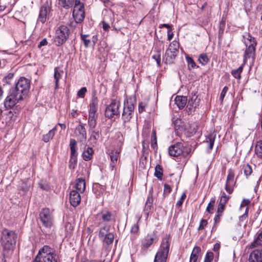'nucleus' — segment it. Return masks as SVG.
Listing matches in <instances>:
<instances>
[{"label":"nucleus","mask_w":262,"mask_h":262,"mask_svg":"<svg viewBox=\"0 0 262 262\" xmlns=\"http://www.w3.org/2000/svg\"><path fill=\"white\" fill-rule=\"evenodd\" d=\"M101 218L103 221L110 222L112 220V215L111 212L107 211H102L101 213Z\"/></svg>","instance_id":"nucleus-33"},{"label":"nucleus","mask_w":262,"mask_h":262,"mask_svg":"<svg viewBox=\"0 0 262 262\" xmlns=\"http://www.w3.org/2000/svg\"><path fill=\"white\" fill-rule=\"evenodd\" d=\"M230 198V196L229 195H227L225 192L222 191L221 193V198L219 204H223L225 206Z\"/></svg>","instance_id":"nucleus-35"},{"label":"nucleus","mask_w":262,"mask_h":262,"mask_svg":"<svg viewBox=\"0 0 262 262\" xmlns=\"http://www.w3.org/2000/svg\"><path fill=\"white\" fill-rule=\"evenodd\" d=\"M110 226H105L100 229L99 238L103 242V245H110L114 241V234L110 231Z\"/></svg>","instance_id":"nucleus-8"},{"label":"nucleus","mask_w":262,"mask_h":262,"mask_svg":"<svg viewBox=\"0 0 262 262\" xmlns=\"http://www.w3.org/2000/svg\"><path fill=\"white\" fill-rule=\"evenodd\" d=\"M63 74V71L58 68L54 69V79L55 80V89H57L58 88V82L60 79L62 77Z\"/></svg>","instance_id":"nucleus-23"},{"label":"nucleus","mask_w":262,"mask_h":262,"mask_svg":"<svg viewBox=\"0 0 262 262\" xmlns=\"http://www.w3.org/2000/svg\"><path fill=\"white\" fill-rule=\"evenodd\" d=\"M185 198H186V194L185 193H184L182 195L181 199L177 202V204H176L177 206H178L179 207L181 206L182 205L184 200L185 199Z\"/></svg>","instance_id":"nucleus-61"},{"label":"nucleus","mask_w":262,"mask_h":262,"mask_svg":"<svg viewBox=\"0 0 262 262\" xmlns=\"http://www.w3.org/2000/svg\"><path fill=\"white\" fill-rule=\"evenodd\" d=\"M50 12V9L49 7L47 6L42 7L40 10L38 21L41 23H45L49 16Z\"/></svg>","instance_id":"nucleus-16"},{"label":"nucleus","mask_w":262,"mask_h":262,"mask_svg":"<svg viewBox=\"0 0 262 262\" xmlns=\"http://www.w3.org/2000/svg\"><path fill=\"white\" fill-rule=\"evenodd\" d=\"M249 262H262V250H256L251 253Z\"/></svg>","instance_id":"nucleus-20"},{"label":"nucleus","mask_w":262,"mask_h":262,"mask_svg":"<svg viewBox=\"0 0 262 262\" xmlns=\"http://www.w3.org/2000/svg\"><path fill=\"white\" fill-rule=\"evenodd\" d=\"M174 101L179 108L182 109L186 104L187 98L186 96H177L174 99Z\"/></svg>","instance_id":"nucleus-22"},{"label":"nucleus","mask_w":262,"mask_h":262,"mask_svg":"<svg viewBox=\"0 0 262 262\" xmlns=\"http://www.w3.org/2000/svg\"><path fill=\"white\" fill-rule=\"evenodd\" d=\"M152 58L157 61L158 66H160L161 63V55L160 51H158L156 54H154L152 56Z\"/></svg>","instance_id":"nucleus-43"},{"label":"nucleus","mask_w":262,"mask_h":262,"mask_svg":"<svg viewBox=\"0 0 262 262\" xmlns=\"http://www.w3.org/2000/svg\"><path fill=\"white\" fill-rule=\"evenodd\" d=\"M116 165V163H110V169L112 171H114V174H115L116 172V169L115 168Z\"/></svg>","instance_id":"nucleus-64"},{"label":"nucleus","mask_w":262,"mask_h":262,"mask_svg":"<svg viewBox=\"0 0 262 262\" xmlns=\"http://www.w3.org/2000/svg\"><path fill=\"white\" fill-rule=\"evenodd\" d=\"M94 151L91 147H88L87 149L84 150L82 154L83 158L85 161L90 160L93 155Z\"/></svg>","instance_id":"nucleus-30"},{"label":"nucleus","mask_w":262,"mask_h":262,"mask_svg":"<svg viewBox=\"0 0 262 262\" xmlns=\"http://www.w3.org/2000/svg\"><path fill=\"white\" fill-rule=\"evenodd\" d=\"M179 44L177 41H173L169 46L168 49L166 50L165 58L167 63H170L175 58L178 53Z\"/></svg>","instance_id":"nucleus-11"},{"label":"nucleus","mask_w":262,"mask_h":262,"mask_svg":"<svg viewBox=\"0 0 262 262\" xmlns=\"http://www.w3.org/2000/svg\"><path fill=\"white\" fill-rule=\"evenodd\" d=\"M207 221L206 220L202 219L200 222L198 230H202L204 229V228L207 226Z\"/></svg>","instance_id":"nucleus-53"},{"label":"nucleus","mask_w":262,"mask_h":262,"mask_svg":"<svg viewBox=\"0 0 262 262\" xmlns=\"http://www.w3.org/2000/svg\"><path fill=\"white\" fill-rule=\"evenodd\" d=\"M243 66H240L238 69L232 71L231 74L236 79H239L241 77V74L243 71Z\"/></svg>","instance_id":"nucleus-38"},{"label":"nucleus","mask_w":262,"mask_h":262,"mask_svg":"<svg viewBox=\"0 0 262 262\" xmlns=\"http://www.w3.org/2000/svg\"><path fill=\"white\" fill-rule=\"evenodd\" d=\"M234 171L233 169L228 170L225 189L229 194H231L233 192L236 183V181L234 180Z\"/></svg>","instance_id":"nucleus-14"},{"label":"nucleus","mask_w":262,"mask_h":262,"mask_svg":"<svg viewBox=\"0 0 262 262\" xmlns=\"http://www.w3.org/2000/svg\"><path fill=\"white\" fill-rule=\"evenodd\" d=\"M88 35L81 34V38L82 40L83 41L84 46L86 47H88L90 43V40L88 39L87 37H88Z\"/></svg>","instance_id":"nucleus-49"},{"label":"nucleus","mask_w":262,"mask_h":262,"mask_svg":"<svg viewBox=\"0 0 262 262\" xmlns=\"http://www.w3.org/2000/svg\"><path fill=\"white\" fill-rule=\"evenodd\" d=\"M186 59L187 60V62L188 64V66H190L191 68H194L196 66L195 64V62L194 61V60L192 59V58L190 57H188V56H186Z\"/></svg>","instance_id":"nucleus-50"},{"label":"nucleus","mask_w":262,"mask_h":262,"mask_svg":"<svg viewBox=\"0 0 262 262\" xmlns=\"http://www.w3.org/2000/svg\"><path fill=\"white\" fill-rule=\"evenodd\" d=\"M139 225L138 224H134L131 228L130 232L132 233H137L139 231Z\"/></svg>","instance_id":"nucleus-60"},{"label":"nucleus","mask_w":262,"mask_h":262,"mask_svg":"<svg viewBox=\"0 0 262 262\" xmlns=\"http://www.w3.org/2000/svg\"><path fill=\"white\" fill-rule=\"evenodd\" d=\"M244 42L247 48L244 55V60L254 56L256 42L255 38L249 33L243 36Z\"/></svg>","instance_id":"nucleus-3"},{"label":"nucleus","mask_w":262,"mask_h":262,"mask_svg":"<svg viewBox=\"0 0 262 262\" xmlns=\"http://www.w3.org/2000/svg\"><path fill=\"white\" fill-rule=\"evenodd\" d=\"M209 60V58L206 54H202L199 56V61L202 65L206 64L208 62Z\"/></svg>","instance_id":"nucleus-39"},{"label":"nucleus","mask_w":262,"mask_h":262,"mask_svg":"<svg viewBox=\"0 0 262 262\" xmlns=\"http://www.w3.org/2000/svg\"><path fill=\"white\" fill-rule=\"evenodd\" d=\"M214 255L211 252H208L205 256L204 262H211L213 259Z\"/></svg>","instance_id":"nucleus-44"},{"label":"nucleus","mask_w":262,"mask_h":262,"mask_svg":"<svg viewBox=\"0 0 262 262\" xmlns=\"http://www.w3.org/2000/svg\"><path fill=\"white\" fill-rule=\"evenodd\" d=\"M16 234L13 231L5 229L3 231L2 241V245L5 250H12L16 244Z\"/></svg>","instance_id":"nucleus-1"},{"label":"nucleus","mask_w":262,"mask_h":262,"mask_svg":"<svg viewBox=\"0 0 262 262\" xmlns=\"http://www.w3.org/2000/svg\"><path fill=\"white\" fill-rule=\"evenodd\" d=\"M124 111L132 113L135 108L134 104L132 101L127 100L124 101Z\"/></svg>","instance_id":"nucleus-32"},{"label":"nucleus","mask_w":262,"mask_h":262,"mask_svg":"<svg viewBox=\"0 0 262 262\" xmlns=\"http://www.w3.org/2000/svg\"><path fill=\"white\" fill-rule=\"evenodd\" d=\"M69 35V30L66 26H59L56 30L54 41L57 46L63 44Z\"/></svg>","instance_id":"nucleus-6"},{"label":"nucleus","mask_w":262,"mask_h":262,"mask_svg":"<svg viewBox=\"0 0 262 262\" xmlns=\"http://www.w3.org/2000/svg\"><path fill=\"white\" fill-rule=\"evenodd\" d=\"M248 207H247L246 209H245V213L239 216V220L240 222H243L247 220L248 217Z\"/></svg>","instance_id":"nucleus-51"},{"label":"nucleus","mask_w":262,"mask_h":262,"mask_svg":"<svg viewBox=\"0 0 262 262\" xmlns=\"http://www.w3.org/2000/svg\"><path fill=\"white\" fill-rule=\"evenodd\" d=\"M33 262H56L53 250L48 246H43Z\"/></svg>","instance_id":"nucleus-2"},{"label":"nucleus","mask_w":262,"mask_h":262,"mask_svg":"<svg viewBox=\"0 0 262 262\" xmlns=\"http://www.w3.org/2000/svg\"><path fill=\"white\" fill-rule=\"evenodd\" d=\"M181 120L180 119H177L176 120L173 121V124L174 125V128L176 130H181V126L180 124L181 123Z\"/></svg>","instance_id":"nucleus-52"},{"label":"nucleus","mask_w":262,"mask_h":262,"mask_svg":"<svg viewBox=\"0 0 262 262\" xmlns=\"http://www.w3.org/2000/svg\"><path fill=\"white\" fill-rule=\"evenodd\" d=\"M225 207V205L219 204L217 210V213H218V214H222V213L224 210Z\"/></svg>","instance_id":"nucleus-59"},{"label":"nucleus","mask_w":262,"mask_h":262,"mask_svg":"<svg viewBox=\"0 0 262 262\" xmlns=\"http://www.w3.org/2000/svg\"><path fill=\"white\" fill-rule=\"evenodd\" d=\"M250 203V201L249 199H244L241 204L240 209L242 208L248 207L249 204Z\"/></svg>","instance_id":"nucleus-55"},{"label":"nucleus","mask_w":262,"mask_h":262,"mask_svg":"<svg viewBox=\"0 0 262 262\" xmlns=\"http://www.w3.org/2000/svg\"><path fill=\"white\" fill-rule=\"evenodd\" d=\"M29 89L30 82L29 80L26 78L21 77L16 84L15 89L13 91L24 98L28 94Z\"/></svg>","instance_id":"nucleus-5"},{"label":"nucleus","mask_w":262,"mask_h":262,"mask_svg":"<svg viewBox=\"0 0 262 262\" xmlns=\"http://www.w3.org/2000/svg\"><path fill=\"white\" fill-rule=\"evenodd\" d=\"M171 190V189L170 186L168 184H165L164 185V188L163 190L164 195L165 196L168 195L170 192Z\"/></svg>","instance_id":"nucleus-54"},{"label":"nucleus","mask_w":262,"mask_h":262,"mask_svg":"<svg viewBox=\"0 0 262 262\" xmlns=\"http://www.w3.org/2000/svg\"><path fill=\"white\" fill-rule=\"evenodd\" d=\"M40 187L43 190H48L50 189V186L46 183H40L39 184Z\"/></svg>","instance_id":"nucleus-62"},{"label":"nucleus","mask_w":262,"mask_h":262,"mask_svg":"<svg viewBox=\"0 0 262 262\" xmlns=\"http://www.w3.org/2000/svg\"><path fill=\"white\" fill-rule=\"evenodd\" d=\"M98 100L97 97L93 96L90 104L89 113H97Z\"/></svg>","instance_id":"nucleus-28"},{"label":"nucleus","mask_w":262,"mask_h":262,"mask_svg":"<svg viewBox=\"0 0 262 262\" xmlns=\"http://www.w3.org/2000/svg\"><path fill=\"white\" fill-rule=\"evenodd\" d=\"M215 204V200L212 199L211 200L210 203L208 204V206L206 208V211L209 213H212V210H213L214 206Z\"/></svg>","instance_id":"nucleus-45"},{"label":"nucleus","mask_w":262,"mask_h":262,"mask_svg":"<svg viewBox=\"0 0 262 262\" xmlns=\"http://www.w3.org/2000/svg\"><path fill=\"white\" fill-rule=\"evenodd\" d=\"M70 201L73 206L76 207L78 206L81 201L80 193H78L75 190L71 191L70 193Z\"/></svg>","instance_id":"nucleus-15"},{"label":"nucleus","mask_w":262,"mask_h":262,"mask_svg":"<svg viewBox=\"0 0 262 262\" xmlns=\"http://www.w3.org/2000/svg\"><path fill=\"white\" fill-rule=\"evenodd\" d=\"M169 238L165 237L162 241L159 251L157 253L154 262H166L169 249Z\"/></svg>","instance_id":"nucleus-4"},{"label":"nucleus","mask_w":262,"mask_h":262,"mask_svg":"<svg viewBox=\"0 0 262 262\" xmlns=\"http://www.w3.org/2000/svg\"><path fill=\"white\" fill-rule=\"evenodd\" d=\"M42 225L46 228H50L53 224V215L48 208L43 209L39 214Z\"/></svg>","instance_id":"nucleus-9"},{"label":"nucleus","mask_w":262,"mask_h":262,"mask_svg":"<svg viewBox=\"0 0 262 262\" xmlns=\"http://www.w3.org/2000/svg\"><path fill=\"white\" fill-rule=\"evenodd\" d=\"M121 149H116L113 150L110 153L111 162L117 163V161L120 157Z\"/></svg>","instance_id":"nucleus-25"},{"label":"nucleus","mask_w":262,"mask_h":262,"mask_svg":"<svg viewBox=\"0 0 262 262\" xmlns=\"http://www.w3.org/2000/svg\"><path fill=\"white\" fill-rule=\"evenodd\" d=\"M70 168L74 169L75 168V165L77 162V157L70 156Z\"/></svg>","instance_id":"nucleus-48"},{"label":"nucleus","mask_w":262,"mask_h":262,"mask_svg":"<svg viewBox=\"0 0 262 262\" xmlns=\"http://www.w3.org/2000/svg\"><path fill=\"white\" fill-rule=\"evenodd\" d=\"M158 239V236L155 233L149 234L145 237L143 242V245L144 247L148 248L153 243L157 242Z\"/></svg>","instance_id":"nucleus-17"},{"label":"nucleus","mask_w":262,"mask_h":262,"mask_svg":"<svg viewBox=\"0 0 262 262\" xmlns=\"http://www.w3.org/2000/svg\"><path fill=\"white\" fill-rule=\"evenodd\" d=\"M74 188L78 193H83L85 189V180L82 178L77 179L75 181Z\"/></svg>","instance_id":"nucleus-21"},{"label":"nucleus","mask_w":262,"mask_h":262,"mask_svg":"<svg viewBox=\"0 0 262 262\" xmlns=\"http://www.w3.org/2000/svg\"><path fill=\"white\" fill-rule=\"evenodd\" d=\"M70 146L71 150V156L77 157V142L75 139H71L70 141Z\"/></svg>","instance_id":"nucleus-27"},{"label":"nucleus","mask_w":262,"mask_h":262,"mask_svg":"<svg viewBox=\"0 0 262 262\" xmlns=\"http://www.w3.org/2000/svg\"><path fill=\"white\" fill-rule=\"evenodd\" d=\"M190 151V148H186V151L184 150V146L181 143L172 145L169 147V154L170 156L173 157H178L181 154L184 156H187Z\"/></svg>","instance_id":"nucleus-10"},{"label":"nucleus","mask_w":262,"mask_h":262,"mask_svg":"<svg viewBox=\"0 0 262 262\" xmlns=\"http://www.w3.org/2000/svg\"><path fill=\"white\" fill-rule=\"evenodd\" d=\"M98 114L97 113H89L88 120H97Z\"/></svg>","instance_id":"nucleus-47"},{"label":"nucleus","mask_w":262,"mask_h":262,"mask_svg":"<svg viewBox=\"0 0 262 262\" xmlns=\"http://www.w3.org/2000/svg\"><path fill=\"white\" fill-rule=\"evenodd\" d=\"M102 28H103L104 30L108 31L109 30V29L110 28V26L109 23L106 22L105 19H104L102 21Z\"/></svg>","instance_id":"nucleus-57"},{"label":"nucleus","mask_w":262,"mask_h":262,"mask_svg":"<svg viewBox=\"0 0 262 262\" xmlns=\"http://www.w3.org/2000/svg\"><path fill=\"white\" fill-rule=\"evenodd\" d=\"M131 113L128 112H126V111H123V113L122 114V118L124 120V122H129L132 118Z\"/></svg>","instance_id":"nucleus-42"},{"label":"nucleus","mask_w":262,"mask_h":262,"mask_svg":"<svg viewBox=\"0 0 262 262\" xmlns=\"http://www.w3.org/2000/svg\"><path fill=\"white\" fill-rule=\"evenodd\" d=\"M76 3V0H58V5L66 9L70 8Z\"/></svg>","instance_id":"nucleus-24"},{"label":"nucleus","mask_w":262,"mask_h":262,"mask_svg":"<svg viewBox=\"0 0 262 262\" xmlns=\"http://www.w3.org/2000/svg\"><path fill=\"white\" fill-rule=\"evenodd\" d=\"M201 252V248L198 246H195L192 252L190 258V262H196L198 254Z\"/></svg>","instance_id":"nucleus-29"},{"label":"nucleus","mask_w":262,"mask_h":262,"mask_svg":"<svg viewBox=\"0 0 262 262\" xmlns=\"http://www.w3.org/2000/svg\"><path fill=\"white\" fill-rule=\"evenodd\" d=\"M244 172L246 177L248 178V177L250 176L252 173V166L249 164H247L246 165H244Z\"/></svg>","instance_id":"nucleus-40"},{"label":"nucleus","mask_w":262,"mask_h":262,"mask_svg":"<svg viewBox=\"0 0 262 262\" xmlns=\"http://www.w3.org/2000/svg\"><path fill=\"white\" fill-rule=\"evenodd\" d=\"M6 7V3L4 0H0V12L4 11Z\"/></svg>","instance_id":"nucleus-63"},{"label":"nucleus","mask_w":262,"mask_h":262,"mask_svg":"<svg viewBox=\"0 0 262 262\" xmlns=\"http://www.w3.org/2000/svg\"><path fill=\"white\" fill-rule=\"evenodd\" d=\"M86 88L85 87L82 88L77 93V95L79 97H83L85 93L86 92Z\"/></svg>","instance_id":"nucleus-56"},{"label":"nucleus","mask_w":262,"mask_h":262,"mask_svg":"<svg viewBox=\"0 0 262 262\" xmlns=\"http://www.w3.org/2000/svg\"><path fill=\"white\" fill-rule=\"evenodd\" d=\"M91 131L92 132V134L89 139V142H90L91 145L94 146L96 144L97 141L99 138L100 133L99 131L94 130Z\"/></svg>","instance_id":"nucleus-26"},{"label":"nucleus","mask_w":262,"mask_h":262,"mask_svg":"<svg viewBox=\"0 0 262 262\" xmlns=\"http://www.w3.org/2000/svg\"><path fill=\"white\" fill-rule=\"evenodd\" d=\"M75 134L80 142L85 141L86 138V132L84 127L82 125H78L75 129Z\"/></svg>","instance_id":"nucleus-18"},{"label":"nucleus","mask_w":262,"mask_h":262,"mask_svg":"<svg viewBox=\"0 0 262 262\" xmlns=\"http://www.w3.org/2000/svg\"><path fill=\"white\" fill-rule=\"evenodd\" d=\"M56 130V126H55L53 129L50 130L48 134L44 135L42 140L45 142H48L50 139H52L55 135Z\"/></svg>","instance_id":"nucleus-31"},{"label":"nucleus","mask_w":262,"mask_h":262,"mask_svg":"<svg viewBox=\"0 0 262 262\" xmlns=\"http://www.w3.org/2000/svg\"><path fill=\"white\" fill-rule=\"evenodd\" d=\"M88 125L89 131L94 130L97 125V120H88Z\"/></svg>","instance_id":"nucleus-46"},{"label":"nucleus","mask_w":262,"mask_h":262,"mask_svg":"<svg viewBox=\"0 0 262 262\" xmlns=\"http://www.w3.org/2000/svg\"><path fill=\"white\" fill-rule=\"evenodd\" d=\"M262 242V232L260 233L257 237L251 244L249 247L250 248H255L261 244Z\"/></svg>","instance_id":"nucleus-34"},{"label":"nucleus","mask_w":262,"mask_h":262,"mask_svg":"<svg viewBox=\"0 0 262 262\" xmlns=\"http://www.w3.org/2000/svg\"><path fill=\"white\" fill-rule=\"evenodd\" d=\"M80 1L76 0L73 10V16L76 23L82 21L85 17L84 5Z\"/></svg>","instance_id":"nucleus-7"},{"label":"nucleus","mask_w":262,"mask_h":262,"mask_svg":"<svg viewBox=\"0 0 262 262\" xmlns=\"http://www.w3.org/2000/svg\"><path fill=\"white\" fill-rule=\"evenodd\" d=\"M200 99L198 98V96L194 94L191 96L188 100L187 108L189 110V112L191 113L199 104Z\"/></svg>","instance_id":"nucleus-19"},{"label":"nucleus","mask_w":262,"mask_h":262,"mask_svg":"<svg viewBox=\"0 0 262 262\" xmlns=\"http://www.w3.org/2000/svg\"><path fill=\"white\" fill-rule=\"evenodd\" d=\"M151 146L154 149H155L157 147V137H156V133L155 130H152V135L151 137Z\"/></svg>","instance_id":"nucleus-41"},{"label":"nucleus","mask_w":262,"mask_h":262,"mask_svg":"<svg viewBox=\"0 0 262 262\" xmlns=\"http://www.w3.org/2000/svg\"><path fill=\"white\" fill-rule=\"evenodd\" d=\"M255 151L256 154L259 157H262V141L257 142Z\"/></svg>","instance_id":"nucleus-36"},{"label":"nucleus","mask_w":262,"mask_h":262,"mask_svg":"<svg viewBox=\"0 0 262 262\" xmlns=\"http://www.w3.org/2000/svg\"><path fill=\"white\" fill-rule=\"evenodd\" d=\"M228 90V88L227 86H225L223 88V90H222V91L221 92V95H220V100L222 101L223 100L224 98V97H225V95H226Z\"/></svg>","instance_id":"nucleus-58"},{"label":"nucleus","mask_w":262,"mask_h":262,"mask_svg":"<svg viewBox=\"0 0 262 262\" xmlns=\"http://www.w3.org/2000/svg\"><path fill=\"white\" fill-rule=\"evenodd\" d=\"M155 176L160 180L162 179L163 169L159 165H157L155 167Z\"/></svg>","instance_id":"nucleus-37"},{"label":"nucleus","mask_w":262,"mask_h":262,"mask_svg":"<svg viewBox=\"0 0 262 262\" xmlns=\"http://www.w3.org/2000/svg\"><path fill=\"white\" fill-rule=\"evenodd\" d=\"M23 99L22 96L19 95L13 91L12 93L6 97L4 102L5 106L7 108H11L17 103Z\"/></svg>","instance_id":"nucleus-12"},{"label":"nucleus","mask_w":262,"mask_h":262,"mask_svg":"<svg viewBox=\"0 0 262 262\" xmlns=\"http://www.w3.org/2000/svg\"><path fill=\"white\" fill-rule=\"evenodd\" d=\"M120 102L117 100H114L112 103L106 107L105 110V116L110 118L115 115L119 114Z\"/></svg>","instance_id":"nucleus-13"}]
</instances>
